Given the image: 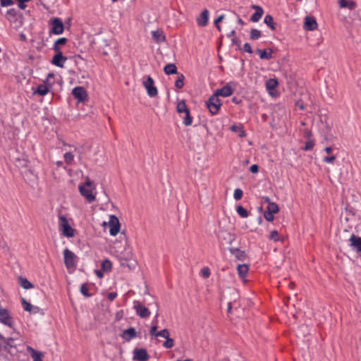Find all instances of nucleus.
Returning <instances> with one entry per match:
<instances>
[{"label": "nucleus", "instance_id": "nucleus-5", "mask_svg": "<svg viewBox=\"0 0 361 361\" xmlns=\"http://www.w3.org/2000/svg\"><path fill=\"white\" fill-rule=\"evenodd\" d=\"M220 243L223 245H231L233 241L235 240V234L227 232L226 231H220L218 235Z\"/></svg>", "mask_w": 361, "mask_h": 361}, {"label": "nucleus", "instance_id": "nucleus-54", "mask_svg": "<svg viewBox=\"0 0 361 361\" xmlns=\"http://www.w3.org/2000/svg\"><path fill=\"white\" fill-rule=\"evenodd\" d=\"M30 313H32V314H38L39 313L40 314H44L42 309H40L39 307L33 306V305H32V311L30 312Z\"/></svg>", "mask_w": 361, "mask_h": 361}, {"label": "nucleus", "instance_id": "nucleus-42", "mask_svg": "<svg viewBox=\"0 0 361 361\" xmlns=\"http://www.w3.org/2000/svg\"><path fill=\"white\" fill-rule=\"evenodd\" d=\"M192 123V118L190 116V111L185 113V116L183 119V124L186 126H189Z\"/></svg>", "mask_w": 361, "mask_h": 361}, {"label": "nucleus", "instance_id": "nucleus-61", "mask_svg": "<svg viewBox=\"0 0 361 361\" xmlns=\"http://www.w3.org/2000/svg\"><path fill=\"white\" fill-rule=\"evenodd\" d=\"M95 273H96V275L99 277V278H102L104 276V274H103V272L101 270H96L95 271Z\"/></svg>", "mask_w": 361, "mask_h": 361}, {"label": "nucleus", "instance_id": "nucleus-33", "mask_svg": "<svg viewBox=\"0 0 361 361\" xmlns=\"http://www.w3.org/2000/svg\"><path fill=\"white\" fill-rule=\"evenodd\" d=\"M176 109L177 111L180 114H185L186 112L189 111V109H188L185 102L184 100H182L178 103Z\"/></svg>", "mask_w": 361, "mask_h": 361}, {"label": "nucleus", "instance_id": "nucleus-22", "mask_svg": "<svg viewBox=\"0 0 361 361\" xmlns=\"http://www.w3.org/2000/svg\"><path fill=\"white\" fill-rule=\"evenodd\" d=\"M51 87V84H42L38 85L37 90L35 92V94H38L41 96H44L47 94L49 90V88Z\"/></svg>", "mask_w": 361, "mask_h": 361}, {"label": "nucleus", "instance_id": "nucleus-30", "mask_svg": "<svg viewBox=\"0 0 361 361\" xmlns=\"http://www.w3.org/2000/svg\"><path fill=\"white\" fill-rule=\"evenodd\" d=\"M279 85V82L275 78H270L266 82V87L267 90H274Z\"/></svg>", "mask_w": 361, "mask_h": 361}, {"label": "nucleus", "instance_id": "nucleus-11", "mask_svg": "<svg viewBox=\"0 0 361 361\" xmlns=\"http://www.w3.org/2000/svg\"><path fill=\"white\" fill-rule=\"evenodd\" d=\"M318 24L314 17L306 16L303 27L305 30L313 31L317 29Z\"/></svg>", "mask_w": 361, "mask_h": 361}, {"label": "nucleus", "instance_id": "nucleus-45", "mask_svg": "<svg viewBox=\"0 0 361 361\" xmlns=\"http://www.w3.org/2000/svg\"><path fill=\"white\" fill-rule=\"evenodd\" d=\"M243 195V192L241 189L237 188L234 190L233 197L236 200H240Z\"/></svg>", "mask_w": 361, "mask_h": 361}, {"label": "nucleus", "instance_id": "nucleus-18", "mask_svg": "<svg viewBox=\"0 0 361 361\" xmlns=\"http://www.w3.org/2000/svg\"><path fill=\"white\" fill-rule=\"evenodd\" d=\"M252 8L255 10V12L251 16L250 20L255 23L258 22L264 13V10L261 6L257 5H252Z\"/></svg>", "mask_w": 361, "mask_h": 361}, {"label": "nucleus", "instance_id": "nucleus-56", "mask_svg": "<svg viewBox=\"0 0 361 361\" xmlns=\"http://www.w3.org/2000/svg\"><path fill=\"white\" fill-rule=\"evenodd\" d=\"M231 41H232L233 44L236 45L239 49H241L240 39H238L236 37H233Z\"/></svg>", "mask_w": 361, "mask_h": 361}, {"label": "nucleus", "instance_id": "nucleus-19", "mask_svg": "<svg viewBox=\"0 0 361 361\" xmlns=\"http://www.w3.org/2000/svg\"><path fill=\"white\" fill-rule=\"evenodd\" d=\"M229 251L238 260L244 261L246 259L247 255L243 250L238 248L230 247Z\"/></svg>", "mask_w": 361, "mask_h": 361}, {"label": "nucleus", "instance_id": "nucleus-41", "mask_svg": "<svg viewBox=\"0 0 361 361\" xmlns=\"http://www.w3.org/2000/svg\"><path fill=\"white\" fill-rule=\"evenodd\" d=\"M22 305L25 311L29 312L30 313L32 311V305L27 302L25 298H22Z\"/></svg>", "mask_w": 361, "mask_h": 361}, {"label": "nucleus", "instance_id": "nucleus-40", "mask_svg": "<svg viewBox=\"0 0 361 361\" xmlns=\"http://www.w3.org/2000/svg\"><path fill=\"white\" fill-rule=\"evenodd\" d=\"M80 290V293L87 298H90L92 295L90 293H89L88 287L86 283L81 285Z\"/></svg>", "mask_w": 361, "mask_h": 361}, {"label": "nucleus", "instance_id": "nucleus-14", "mask_svg": "<svg viewBox=\"0 0 361 361\" xmlns=\"http://www.w3.org/2000/svg\"><path fill=\"white\" fill-rule=\"evenodd\" d=\"M209 11L204 9L199 16L197 17V24L200 27H205L208 25Z\"/></svg>", "mask_w": 361, "mask_h": 361}, {"label": "nucleus", "instance_id": "nucleus-55", "mask_svg": "<svg viewBox=\"0 0 361 361\" xmlns=\"http://www.w3.org/2000/svg\"><path fill=\"white\" fill-rule=\"evenodd\" d=\"M243 49L245 52H247L249 54H252V47L250 46V44L247 42H246L244 46H243Z\"/></svg>", "mask_w": 361, "mask_h": 361}, {"label": "nucleus", "instance_id": "nucleus-36", "mask_svg": "<svg viewBox=\"0 0 361 361\" xmlns=\"http://www.w3.org/2000/svg\"><path fill=\"white\" fill-rule=\"evenodd\" d=\"M102 268L104 271H111L112 269V263L109 259H104L102 262Z\"/></svg>", "mask_w": 361, "mask_h": 361}, {"label": "nucleus", "instance_id": "nucleus-57", "mask_svg": "<svg viewBox=\"0 0 361 361\" xmlns=\"http://www.w3.org/2000/svg\"><path fill=\"white\" fill-rule=\"evenodd\" d=\"M250 172L253 173H256L259 171V166L257 164H253L250 168Z\"/></svg>", "mask_w": 361, "mask_h": 361}, {"label": "nucleus", "instance_id": "nucleus-28", "mask_svg": "<svg viewBox=\"0 0 361 361\" xmlns=\"http://www.w3.org/2000/svg\"><path fill=\"white\" fill-rule=\"evenodd\" d=\"M231 130L233 132H235V133H238V136L240 137H245L246 135L245 131L243 130V126H240V125H239V126L233 125L231 127Z\"/></svg>", "mask_w": 361, "mask_h": 361}, {"label": "nucleus", "instance_id": "nucleus-26", "mask_svg": "<svg viewBox=\"0 0 361 361\" xmlns=\"http://www.w3.org/2000/svg\"><path fill=\"white\" fill-rule=\"evenodd\" d=\"M68 42V39L66 37H61L58 39L53 45L54 51H61V46L64 45Z\"/></svg>", "mask_w": 361, "mask_h": 361}, {"label": "nucleus", "instance_id": "nucleus-60", "mask_svg": "<svg viewBox=\"0 0 361 361\" xmlns=\"http://www.w3.org/2000/svg\"><path fill=\"white\" fill-rule=\"evenodd\" d=\"M224 18V15L219 16L215 20H214V25H217L221 23Z\"/></svg>", "mask_w": 361, "mask_h": 361}, {"label": "nucleus", "instance_id": "nucleus-50", "mask_svg": "<svg viewBox=\"0 0 361 361\" xmlns=\"http://www.w3.org/2000/svg\"><path fill=\"white\" fill-rule=\"evenodd\" d=\"M336 157L335 155H332L330 157H324L323 158V161L326 163H334V161L336 160Z\"/></svg>", "mask_w": 361, "mask_h": 361}, {"label": "nucleus", "instance_id": "nucleus-49", "mask_svg": "<svg viewBox=\"0 0 361 361\" xmlns=\"http://www.w3.org/2000/svg\"><path fill=\"white\" fill-rule=\"evenodd\" d=\"M264 216L268 221H272L274 219V213L267 211L264 212Z\"/></svg>", "mask_w": 361, "mask_h": 361}, {"label": "nucleus", "instance_id": "nucleus-15", "mask_svg": "<svg viewBox=\"0 0 361 361\" xmlns=\"http://www.w3.org/2000/svg\"><path fill=\"white\" fill-rule=\"evenodd\" d=\"M233 93V90L230 86V83L226 84L221 89L215 91L214 94L219 98V96L226 97L231 96Z\"/></svg>", "mask_w": 361, "mask_h": 361}, {"label": "nucleus", "instance_id": "nucleus-3", "mask_svg": "<svg viewBox=\"0 0 361 361\" xmlns=\"http://www.w3.org/2000/svg\"><path fill=\"white\" fill-rule=\"evenodd\" d=\"M206 104L212 115L217 114L222 105L220 99L214 94L209 97Z\"/></svg>", "mask_w": 361, "mask_h": 361}, {"label": "nucleus", "instance_id": "nucleus-23", "mask_svg": "<svg viewBox=\"0 0 361 361\" xmlns=\"http://www.w3.org/2000/svg\"><path fill=\"white\" fill-rule=\"evenodd\" d=\"M238 275L240 278H245L249 270V267L246 264H239L237 267Z\"/></svg>", "mask_w": 361, "mask_h": 361}, {"label": "nucleus", "instance_id": "nucleus-44", "mask_svg": "<svg viewBox=\"0 0 361 361\" xmlns=\"http://www.w3.org/2000/svg\"><path fill=\"white\" fill-rule=\"evenodd\" d=\"M157 335H158V336L164 338L166 339L170 337L169 336V335H170L169 331L167 329H164L161 331H158Z\"/></svg>", "mask_w": 361, "mask_h": 361}, {"label": "nucleus", "instance_id": "nucleus-25", "mask_svg": "<svg viewBox=\"0 0 361 361\" xmlns=\"http://www.w3.org/2000/svg\"><path fill=\"white\" fill-rule=\"evenodd\" d=\"M264 23L269 27L271 30H275L276 29V23L274 22V18L271 15H267L264 20Z\"/></svg>", "mask_w": 361, "mask_h": 361}, {"label": "nucleus", "instance_id": "nucleus-48", "mask_svg": "<svg viewBox=\"0 0 361 361\" xmlns=\"http://www.w3.org/2000/svg\"><path fill=\"white\" fill-rule=\"evenodd\" d=\"M279 234L278 231H273L270 233L269 239L272 240L274 241H277V240H279Z\"/></svg>", "mask_w": 361, "mask_h": 361}, {"label": "nucleus", "instance_id": "nucleus-64", "mask_svg": "<svg viewBox=\"0 0 361 361\" xmlns=\"http://www.w3.org/2000/svg\"><path fill=\"white\" fill-rule=\"evenodd\" d=\"M235 35V30H233L228 35V37H231L232 36H234Z\"/></svg>", "mask_w": 361, "mask_h": 361}, {"label": "nucleus", "instance_id": "nucleus-58", "mask_svg": "<svg viewBox=\"0 0 361 361\" xmlns=\"http://www.w3.org/2000/svg\"><path fill=\"white\" fill-rule=\"evenodd\" d=\"M116 297H117V293H114V292L109 293L107 296L108 299L110 301H113Z\"/></svg>", "mask_w": 361, "mask_h": 361}, {"label": "nucleus", "instance_id": "nucleus-47", "mask_svg": "<svg viewBox=\"0 0 361 361\" xmlns=\"http://www.w3.org/2000/svg\"><path fill=\"white\" fill-rule=\"evenodd\" d=\"M7 16L9 17L8 20H10V18H15L17 16V11L15 8H10L7 11Z\"/></svg>", "mask_w": 361, "mask_h": 361}, {"label": "nucleus", "instance_id": "nucleus-46", "mask_svg": "<svg viewBox=\"0 0 361 361\" xmlns=\"http://www.w3.org/2000/svg\"><path fill=\"white\" fill-rule=\"evenodd\" d=\"M201 274L203 278L207 279L210 276V270L208 267H204L201 269Z\"/></svg>", "mask_w": 361, "mask_h": 361}, {"label": "nucleus", "instance_id": "nucleus-29", "mask_svg": "<svg viewBox=\"0 0 361 361\" xmlns=\"http://www.w3.org/2000/svg\"><path fill=\"white\" fill-rule=\"evenodd\" d=\"M15 163L16 165L19 168H26L28 166V160L25 157H23L22 158H16Z\"/></svg>", "mask_w": 361, "mask_h": 361}, {"label": "nucleus", "instance_id": "nucleus-38", "mask_svg": "<svg viewBox=\"0 0 361 361\" xmlns=\"http://www.w3.org/2000/svg\"><path fill=\"white\" fill-rule=\"evenodd\" d=\"M64 161L68 165H71L74 159V155L72 152H66L63 155Z\"/></svg>", "mask_w": 361, "mask_h": 361}, {"label": "nucleus", "instance_id": "nucleus-51", "mask_svg": "<svg viewBox=\"0 0 361 361\" xmlns=\"http://www.w3.org/2000/svg\"><path fill=\"white\" fill-rule=\"evenodd\" d=\"M0 4L2 7L11 6L14 4L13 0H0Z\"/></svg>", "mask_w": 361, "mask_h": 361}, {"label": "nucleus", "instance_id": "nucleus-7", "mask_svg": "<svg viewBox=\"0 0 361 361\" xmlns=\"http://www.w3.org/2000/svg\"><path fill=\"white\" fill-rule=\"evenodd\" d=\"M143 85L147 91V94L149 97H153L157 94V89L154 85V80L152 77L148 76L147 79L143 82Z\"/></svg>", "mask_w": 361, "mask_h": 361}, {"label": "nucleus", "instance_id": "nucleus-2", "mask_svg": "<svg viewBox=\"0 0 361 361\" xmlns=\"http://www.w3.org/2000/svg\"><path fill=\"white\" fill-rule=\"evenodd\" d=\"M59 224L61 227L62 233L68 238L73 237L75 235L74 229L69 225L68 219L64 216H59Z\"/></svg>", "mask_w": 361, "mask_h": 361}, {"label": "nucleus", "instance_id": "nucleus-35", "mask_svg": "<svg viewBox=\"0 0 361 361\" xmlns=\"http://www.w3.org/2000/svg\"><path fill=\"white\" fill-rule=\"evenodd\" d=\"M262 37V32L257 29H252L250 32V38L252 40H257Z\"/></svg>", "mask_w": 361, "mask_h": 361}, {"label": "nucleus", "instance_id": "nucleus-53", "mask_svg": "<svg viewBox=\"0 0 361 361\" xmlns=\"http://www.w3.org/2000/svg\"><path fill=\"white\" fill-rule=\"evenodd\" d=\"M314 147V142L312 140H310L305 143V146L304 147V150L308 151L312 149Z\"/></svg>", "mask_w": 361, "mask_h": 361}, {"label": "nucleus", "instance_id": "nucleus-43", "mask_svg": "<svg viewBox=\"0 0 361 361\" xmlns=\"http://www.w3.org/2000/svg\"><path fill=\"white\" fill-rule=\"evenodd\" d=\"M174 345V341L173 338H171L170 337L166 339V341L163 343V346L165 348H171Z\"/></svg>", "mask_w": 361, "mask_h": 361}, {"label": "nucleus", "instance_id": "nucleus-52", "mask_svg": "<svg viewBox=\"0 0 361 361\" xmlns=\"http://www.w3.org/2000/svg\"><path fill=\"white\" fill-rule=\"evenodd\" d=\"M157 326L155 324V325H153L151 328H150V330H149V334L152 336H155V337H158V335H157Z\"/></svg>", "mask_w": 361, "mask_h": 361}, {"label": "nucleus", "instance_id": "nucleus-12", "mask_svg": "<svg viewBox=\"0 0 361 361\" xmlns=\"http://www.w3.org/2000/svg\"><path fill=\"white\" fill-rule=\"evenodd\" d=\"M72 94L80 102H84L87 97V92L82 87H75L72 91Z\"/></svg>", "mask_w": 361, "mask_h": 361}, {"label": "nucleus", "instance_id": "nucleus-1", "mask_svg": "<svg viewBox=\"0 0 361 361\" xmlns=\"http://www.w3.org/2000/svg\"><path fill=\"white\" fill-rule=\"evenodd\" d=\"M92 182L87 177L85 185L79 186L80 194L85 197L89 203L93 202L96 200L95 196L92 194Z\"/></svg>", "mask_w": 361, "mask_h": 361}, {"label": "nucleus", "instance_id": "nucleus-17", "mask_svg": "<svg viewBox=\"0 0 361 361\" xmlns=\"http://www.w3.org/2000/svg\"><path fill=\"white\" fill-rule=\"evenodd\" d=\"M121 336L126 341H130L137 336V332L133 327L123 331Z\"/></svg>", "mask_w": 361, "mask_h": 361}, {"label": "nucleus", "instance_id": "nucleus-9", "mask_svg": "<svg viewBox=\"0 0 361 361\" xmlns=\"http://www.w3.org/2000/svg\"><path fill=\"white\" fill-rule=\"evenodd\" d=\"M134 309L137 314L141 318H147L150 315V311L148 308L142 305L140 302H134Z\"/></svg>", "mask_w": 361, "mask_h": 361}, {"label": "nucleus", "instance_id": "nucleus-24", "mask_svg": "<svg viewBox=\"0 0 361 361\" xmlns=\"http://www.w3.org/2000/svg\"><path fill=\"white\" fill-rule=\"evenodd\" d=\"M164 71L166 75L177 74V67L174 63H169L165 66Z\"/></svg>", "mask_w": 361, "mask_h": 361}, {"label": "nucleus", "instance_id": "nucleus-39", "mask_svg": "<svg viewBox=\"0 0 361 361\" xmlns=\"http://www.w3.org/2000/svg\"><path fill=\"white\" fill-rule=\"evenodd\" d=\"M267 212H272L274 214H276L279 212V207L275 202H269L267 206Z\"/></svg>", "mask_w": 361, "mask_h": 361}, {"label": "nucleus", "instance_id": "nucleus-4", "mask_svg": "<svg viewBox=\"0 0 361 361\" xmlns=\"http://www.w3.org/2000/svg\"><path fill=\"white\" fill-rule=\"evenodd\" d=\"M64 264L68 269L75 266L76 255L69 249L66 248L63 250Z\"/></svg>", "mask_w": 361, "mask_h": 361}, {"label": "nucleus", "instance_id": "nucleus-37", "mask_svg": "<svg viewBox=\"0 0 361 361\" xmlns=\"http://www.w3.org/2000/svg\"><path fill=\"white\" fill-rule=\"evenodd\" d=\"M236 212L238 214V215L243 218H246L249 216L248 211L241 205H239L236 207Z\"/></svg>", "mask_w": 361, "mask_h": 361}, {"label": "nucleus", "instance_id": "nucleus-10", "mask_svg": "<svg viewBox=\"0 0 361 361\" xmlns=\"http://www.w3.org/2000/svg\"><path fill=\"white\" fill-rule=\"evenodd\" d=\"M149 358L147 351L145 348H135L133 350V360L138 361H147Z\"/></svg>", "mask_w": 361, "mask_h": 361}, {"label": "nucleus", "instance_id": "nucleus-63", "mask_svg": "<svg viewBox=\"0 0 361 361\" xmlns=\"http://www.w3.org/2000/svg\"><path fill=\"white\" fill-rule=\"evenodd\" d=\"M18 7L19 8L23 10L26 8V5L25 4V3H18Z\"/></svg>", "mask_w": 361, "mask_h": 361}, {"label": "nucleus", "instance_id": "nucleus-34", "mask_svg": "<svg viewBox=\"0 0 361 361\" xmlns=\"http://www.w3.org/2000/svg\"><path fill=\"white\" fill-rule=\"evenodd\" d=\"M31 350V356L33 359V361H42V353L38 351L35 350L32 348H28Z\"/></svg>", "mask_w": 361, "mask_h": 361}, {"label": "nucleus", "instance_id": "nucleus-6", "mask_svg": "<svg viewBox=\"0 0 361 361\" xmlns=\"http://www.w3.org/2000/svg\"><path fill=\"white\" fill-rule=\"evenodd\" d=\"M109 225L110 227L109 233L111 235H116L120 231V222L115 215H111L109 217Z\"/></svg>", "mask_w": 361, "mask_h": 361}, {"label": "nucleus", "instance_id": "nucleus-32", "mask_svg": "<svg viewBox=\"0 0 361 361\" xmlns=\"http://www.w3.org/2000/svg\"><path fill=\"white\" fill-rule=\"evenodd\" d=\"M19 281L20 286L24 289H30L33 288V284L31 282H30L26 278L20 276L19 277Z\"/></svg>", "mask_w": 361, "mask_h": 361}, {"label": "nucleus", "instance_id": "nucleus-16", "mask_svg": "<svg viewBox=\"0 0 361 361\" xmlns=\"http://www.w3.org/2000/svg\"><path fill=\"white\" fill-rule=\"evenodd\" d=\"M349 241L350 242V246L353 247L357 252L361 253V237L352 234Z\"/></svg>", "mask_w": 361, "mask_h": 361}, {"label": "nucleus", "instance_id": "nucleus-27", "mask_svg": "<svg viewBox=\"0 0 361 361\" xmlns=\"http://www.w3.org/2000/svg\"><path fill=\"white\" fill-rule=\"evenodd\" d=\"M338 4L341 8H348L350 10L354 9L355 7V3L352 1L339 0Z\"/></svg>", "mask_w": 361, "mask_h": 361}, {"label": "nucleus", "instance_id": "nucleus-20", "mask_svg": "<svg viewBox=\"0 0 361 361\" xmlns=\"http://www.w3.org/2000/svg\"><path fill=\"white\" fill-rule=\"evenodd\" d=\"M256 52L259 54V58L261 59L269 60L273 58L272 54L274 51L273 49L271 48L264 50L257 49L256 50Z\"/></svg>", "mask_w": 361, "mask_h": 361}, {"label": "nucleus", "instance_id": "nucleus-62", "mask_svg": "<svg viewBox=\"0 0 361 361\" xmlns=\"http://www.w3.org/2000/svg\"><path fill=\"white\" fill-rule=\"evenodd\" d=\"M332 147H326L325 149H324V151L327 153V154H331L332 152Z\"/></svg>", "mask_w": 361, "mask_h": 361}, {"label": "nucleus", "instance_id": "nucleus-21", "mask_svg": "<svg viewBox=\"0 0 361 361\" xmlns=\"http://www.w3.org/2000/svg\"><path fill=\"white\" fill-rule=\"evenodd\" d=\"M152 35L153 39L157 43L163 42L166 40L165 35L162 30H157L152 31Z\"/></svg>", "mask_w": 361, "mask_h": 361}, {"label": "nucleus", "instance_id": "nucleus-8", "mask_svg": "<svg viewBox=\"0 0 361 361\" xmlns=\"http://www.w3.org/2000/svg\"><path fill=\"white\" fill-rule=\"evenodd\" d=\"M51 32L55 35H61L63 32L64 26L62 20L59 18H55L51 20Z\"/></svg>", "mask_w": 361, "mask_h": 361}, {"label": "nucleus", "instance_id": "nucleus-13", "mask_svg": "<svg viewBox=\"0 0 361 361\" xmlns=\"http://www.w3.org/2000/svg\"><path fill=\"white\" fill-rule=\"evenodd\" d=\"M56 54L53 56L51 63L59 68H63L67 58L64 56L61 51H55Z\"/></svg>", "mask_w": 361, "mask_h": 361}, {"label": "nucleus", "instance_id": "nucleus-59", "mask_svg": "<svg viewBox=\"0 0 361 361\" xmlns=\"http://www.w3.org/2000/svg\"><path fill=\"white\" fill-rule=\"evenodd\" d=\"M54 74L53 73H49L48 75H47V79L46 80L44 81V83H47V84H51V82H50V79L51 78H54Z\"/></svg>", "mask_w": 361, "mask_h": 361}, {"label": "nucleus", "instance_id": "nucleus-31", "mask_svg": "<svg viewBox=\"0 0 361 361\" xmlns=\"http://www.w3.org/2000/svg\"><path fill=\"white\" fill-rule=\"evenodd\" d=\"M185 76L183 73H178L177 80L175 81V87L181 89L184 86Z\"/></svg>", "mask_w": 361, "mask_h": 361}]
</instances>
